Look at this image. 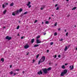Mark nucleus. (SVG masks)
<instances>
[{
  "label": "nucleus",
  "instance_id": "obj_37",
  "mask_svg": "<svg viewBox=\"0 0 77 77\" xmlns=\"http://www.w3.org/2000/svg\"><path fill=\"white\" fill-rule=\"evenodd\" d=\"M29 54V52H27L26 54V55H28Z\"/></svg>",
  "mask_w": 77,
  "mask_h": 77
},
{
  "label": "nucleus",
  "instance_id": "obj_7",
  "mask_svg": "<svg viewBox=\"0 0 77 77\" xmlns=\"http://www.w3.org/2000/svg\"><path fill=\"white\" fill-rule=\"evenodd\" d=\"M36 42L37 44H39V43H41V42L40 41V40H39V39H37L36 40Z\"/></svg>",
  "mask_w": 77,
  "mask_h": 77
},
{
  "label": "nucleus",
  "instance_id": "obj_47",
  "mask_svg": "<svg viewBox=\"0 0 77 77\" xmlns=\"http://www.w3.org/2000/svg\"><path fill=\"white\" fill-rule=\"evenodd\" d=\"M68 65V64H67V63H66L65 64V66H66V65Z\"/></svg>",
  "mask_w": 77,
  "mask_h": 77
},
{
  "label": "nucleus",
  "instance_id": "obj_25",
  "mask_svg": "<svg viewBox=\"0 0 77 77\" xmlns=\"http://www.w3.org/2000/svg\"><path fill=\"white\" fill-rule=\"evenodd\" d=\"M57 32H55L54 34V35L55 36H56V35H57Z\"/></svg>",
  "mask_w": 77,
  "mask_h": 77
},
{
  "label": "nucleus",
  "instance_id": "obj_46",
  "mask_svg": "<svg viewBox=\"0 0 77 77\" xmlns=\"http://www.w3.org/2000/svg\"><path fill=\"white\" fill-rule=\"evenodd\" d=\"M23 74H24V71H23Z\"/></svg>",
  "mask_w": 77,
  "mask_h": 77
},
{
  "label": "nucleus",
  "instance_id": "obj_4",
  "mask_svg": "<svg viewBox=\"0 0 77 77\" xmlns=\"http://www.w3.org/2000/svg\"><path fill=\"white\" fill-rule=\"evenodd\" d=\"M42 69L43 70V72H44V74H47L48 72L47 68Z\"/></svg>",
  "mask_w": 77,
  "mask_h": 77
},
{
  "label": "nucleus",
  "instance_id": "obj_42",
  "mask_svg": "<svg viewBox=\"0 0 77 77\" xmlns=\"http://www.w3.org/2000/svg\"><path fill=\"white\" fill-rule=\"evenodd\" d=\"M57 4H56L55 5V7H56V6H57Z\"/></svg>",
  "mask_w": 77,
  "mask_h": 77
},
{
  "label": "nucleus",
  "instance_id": "obj_57",
  "mask_svg": "<svg viewBox=\"0 0 77 77\" xmlns=\"http://www.w3.org/2000/svg\"><path fill=\"white\" fill-rule=\"evenodd\" d=\"M46 34V33H44V35H45Z\"/></svg>",
  "mask_w": 77,
  "mask_h": 77
},
{
  "label": "nucleus",
  "instance_id": "obj_6",
  "mask_svg": "<svg viewBox=\"0 0 77 77\" xmlns=\"http://www.w3.org/2000/svg\"><path fill=\"white\" fill-rule=\"evenodd\" d=\"M45 6L44 5H43L42 6V7L40 8L41 10H43L45 8Z\"/></svg>",
  "mask_w": 77,
  "mask_h": 77
},
{
  "label": "nucleus",
  "instance_id": "obj_19",
  "mask_svg": "<svg viewBox=\"0 0 77 77\" xmlns=\"http://www.w3.org/2000/svg\"><path fill=\"white\" fill-rule=\"evenodd\" d=\"M6 11H7L6 10H5L4 11V12H3L4 14H6Z\"/></svg>",
  "mask_w": 77,
  "mask_h": 77
},
{
  "label": "nucleus",
  "instance_id": "obj_56",
  "mask_svg": "<svg viewBox=\"0 0 77 77\" xmlns=\"http://www.w3.org/2000/svg\"><path fill=\"white\" fill-rule=\"evenodd\" d=\"M74 27H76V25H75V26H74Z\"/></svg>",
  "mask_w": 77,
  "mask_h": 77
},
{
  "label": "nucleus",
  "instance_id": "obj_14",
  "mask_svg": "<svg viewBox=\"0 0 77 77\" xmlns=\"http://www.w3.org/2000/svg\"><path fill=\"white\" fill-rule=\"evenodd\" d=\"M51 68L49 67L47 69V70H48V71H50V70H51Z\"/></svg>",
  "mask_w": 77,
  "mask_h": 77
},
{
  "label": "nucleus",
  "instance_id": "obj_30",
  "mask_svg": "<svg viewBox=\"0 0 77 77\" xmlns=\"http://www.w3.org/2000/svg\"><path fill=\"white\" fill-rule=\"evenodd\" d=\"M57 26V23H56L54 24V26Z\"/></svg>",
  "mask_w": 77,
  "mask_h": 77
},
{
  "label": "nucleus",
  "instance_id": "obj_35",
  "mask_svg": "<svg viewBox=\"0 0 77 77\" xmlns=\"http://www.w3.org/2000/svg\"><path fill=\"white\" fill-rule=\"evenodd\" d=\"M59 8L58 7H57V8L56 9V10H58Z\"/></svg>",
  "mask_w": 77,
  "mask_h": 77
},
{
  "label": "nucleus",
  "instance_id": "obj_29",
  "mask_svg": "<svg viewBox=\"0 0 77 77\" xmlns=\"http://www.w3.org/2000/svg\"><path fill=\"white\" fill-rule=\"evenodd\" d=\"M2 7L3 8H5V5L4 4L2 5Z\"/></svg>",
  "mask_w": 77,
  "mask_h": 77
},
{
  "label": "nucleus",
  "instance_id": "obj_32",
  "mask_svg": "<svg viewBox=\"0 0 77 77\" xmlns=\"http://www.w3.org/2000/svg\"><path fill=\"white\" fill-rule=\"evenodd\" d=\"M69 47H70V45H69L68 46H67V48H68Z\"/></svg>",
  "mask_w": 77,
  "mask_h": 77
},
{
  "label": "nucleus",
  "instance_id": "obj_33",
  "mask_svg": "<svg viewBox=\"0 0 77 77\" xmlns=\"http://www.w3.org/2000/svg\"><path fill=\"white\" fill-rule=\"evenodd\" d=\"M16 74H17V73H14V75H13V76H14V75H16Z\"/></svg>",
  "mask_w": 77,
  "mask_h": 77
},
{
  "label": "nucleus",
  "instance_id": "obj_54",
  "mask_svg": "<svg viewBox=\"0 0 77 77\" xmlns=\"http://www.w3.org/2000/svg\"><path fill=\"white\" fill-rule=\"evenodd\" d=\"M20 35L19 34H17V36H19Z\"/></svg>",
  "mask_w": 77,
  "mask_h": 77
},
{
  "label": "nucleus",
  "instance_id": "obj_44",
  "mask_svg": "<svg viewBox=\"0 0 77 77\" xmlns=\"http://www.w3.org/2000/svg\"><path fill=\"white\" fill-rule=\"evenodd\" d=\"M63 39H62V38H61V39L60 40V41H63Z\"/></svg>",
  "mask_w": 77,
  "mask_h": 77
},
{
  "label": "nucleus",
  "instance_id": "obj_41",
  "mask_svg": "<svg viewBox=\"0 0 77 77\" xmlns=\"http://www.w3.org/2000/svg\"><path fill=\"white\" fill-rule=\"evenodd\" d=\"M56 57H57V56L56 55H55V58H56Z\"/></svg>",
  "mask_w": 77,
  "mask_h": 77
},
{
  "label": "nucleus",
  "instance_id": "obj_38",
  "mask_svg": "<svg viewBox=\"0 0 77 77\" xmlns=\"http://www.w3.org/2000/svg\"><path fill=\"white\" fill-rule=\"evenodd\" d=\"M58 57H60V55H59L58 56Z\"/></svg>",
  "mask_w": 77,
  "mask_h": 77
},
{
  "label": "nucleus",
  "instance_id": "obj_28",
  "mask_svg": "<svg viewBox=\"0 0 77 77\" xmlns=\"http://www.w3.org/2000/svg\"><path fill=\"white\" fill-rule=\"evenodd\" d=\"M40 38V36H38L36 37L37 39H38V38Z\"/></svg>",
  "mask_w": 77,
  "mask_h": 77
},
{
  "label": "nucleus",
  "instance_id": "obj_16",
  "mask_svg": "<svg viewBox=\"0 0 77 77\" xmlns=\"http://www.w3.org/2000/svg\"><path fill=\"white\" fill-rule=\"evenodd\" d=\"M13 5H14V3H12L10 5V6H13Z\"/></svg>",
  "mask_w": 77,
  "mask_h": 77
},
{
  "label": "nucleus",
  "instance_id": "obj_27",
  "mask_svg": "<svg viewBox=\"0 0 77 77\" xmlns=\"http://www.w3.org/2000/svg\"><path fill=\"white\" fill-rule=\"evenodd\" d=\"M20 27V26H18L17 27V29H19V28Z\"/></svg>",
  "mask_w": 77,
  "mask_h": 77
},
{
  "label": "nucleus",
  "instance_id": "obj_40",
  "mask_svg": "<svg viewBox=\"0 0 77 77\" xmlns=\"http://www.w3.org/2000/svg\"><path fill=\"white\" fill-rule=\"evenodd\" d=\"M28 8H31V5H29V7Z\"/></svg>",
  "mask_w": 77,
  "mask_h": 77
},
{
  "label": "nucleus",
  "instance_id": "obj_59",
  "mask_svg": "<svg viewBox=\"0 0 77 77\" xmlns=\"http://www.w3.org/2000/svg\"><path fill=\"white\" fill-rule=\"evenodd\" d=\"M76 50H77V48H76Z\"/></svg>",
  "mask_w": 77,
  "mask_h": 77
},
{
  "label": "nucleus",
  "instance_id": "obj_26",
  "mask_svg": "<svg viewBox=\"0 0 77 77\" xmlns=\"http://www.w3.org/2000/svg\"><path fill=\"white\" fill-rule=\"evenodd\" d=\"M39 54H38L37 55V56H36V58H38V57H39Z\"/></svg>",
  "mask_w": 77,
  "mask_h": 77
},
{
  "label": "nucleus",
  "instance_id": "obj_1",
  "mask_svg": "<svg viewBox=\"0 0 77 77\" xmlns=\"http://www.w3.org/2000/svg\"><path fill=\"white\" fill-rule=\"evenodd\" d=\"M22 11H23V9L20 8L19 10H18L17 11L13 12L12 14V15L14 16H15L16 15H18V14H19V13H20V12H21Z\"/></svg>",
  "mask_w": 77,
  "mask_h": 77
},
{
  "label": "nucleus",
  "instance_id": "obj_52",
  "mask_svg": "<svg viewBox=\"0 0 77 77\" xmlns=\"http://www.w3.org/2000/svg\"><path fill=\"white\" fill-rule=\"evenodd\" d=\"M10 68H12V66L11 65L10 66Z\"/></svg>",
  "mask_w": 77,
  "mask_h": 77
},
{
  "label": "nucleus",
  "instance_id": "obj_53",
  "mask_svg": "<svg viewBox=\"0 0 77 77\" xmlns=\"http://www.w3.org/2000/svg\"><path fill=\"white\" fill-rule=\"evenodd\" d=\"M5 28H6V27L5 26L3 28L5 29Z\"/></svg>",
  "mask_w": 77,
  "mask_h": 77
},
{
  "label": "nucleus",
  "instance_id": "obj_22",
  "mask_svg": "<svg viewBox=\"0 0 77 77\" xmlns=\"http://www.w3.org/2000/svg\"><path fill=\"white\" fill-rule=\"evenodd\" d=\"M48 23H49V22L48 21H46L45 22V24H48Z\"/></svg>",
  "mask_w": 77,
  "mask_h": 77
},
{
  "label": "nucleus",
  "instance_id": "obj_34",
  "mask_svg": "<svg viewBox=\"0 0 77 77\" xmlns=\"http://www.w3.org/2000/svg\"><path fill=\"white\" fill-rule=\"evenodd\" d=\"M69 16H70V15H69V14H68V15H67V17H69Z\"/></svg>",
  "mask_w": 77,
  "mask_h": 77
},
{
  "label": "nucleus",
  "instance_id": "obj_5",
  "mask_svg": "<svg viewBox=\"0 0 77 77\" xmlns=\"http://www.w3.org/2000/svg\"><path fill=\"white\" fill-rule=\"evenodd\" d=\"M12 39V38L11 37H10L8 36H7L6 37V39H8V40H11Z\"/></svg>",
  "mask_w": 77,
  "mask_h": 77
},
{
  "label": "nucleus",
  "instance_id": "obj_45",
  "mask_svg": "<svg viewBox=\"0 0 77 77\" xmlns=\"http://www.w3.org/2000/svg\"><path fill=\"white\" fill-rule=\"evenodd\" d=\"M47 52H49V50H47Z\"/></svg>",
  "mask_w": 77,
  "mask_h": 77
},
{
  "label": "nucleus",
  "instance_id": "obj_60",
  "mask_svg": "<svg viewBox=\"0 0 77 77\" xmlns=\"http://www.w3.org/2000/svg\"><path fill=\"white\" fill-rule=\"evenodd\" d=\"M6 5H8V3H7V4H6Z\"/></svg>",
  "mask_w": 77,
  "mask_h": 77
},
{
  "label": "nucleus",
  "instance_id": "obj_9",
  "mask_svg": "<svg viewBox=\"0 0 77 77\" xmlns=\"http://www.w3.org/2000/svg\"><path fill=\"white\" fill-rule=\"evenodd\" d=\"M24 47L25 49H27V48H28L29 47V46L28 45H25Z\"/></svg>",
  "mask_w": 77,
  "mask_h": 77
},
{
  "label": "nucleus",
  "instance_id": "obj_39",
  "mask_svg": "<svg viewBox=\"0 0 77 77\" xmlns=\"http://www.w3.org/2000/svg\"><path fill=\"white\" fill-rule=\"evenodd\" d=\"M14 71H19V69L15 70Z\"/></svg>",
  "mask_w": 77,
  "mask_h": 77
},
{
  "label": "nucleus",
  "instance_id": "obj_23",
  "mask_svg": "<svg viewBox=\"0 0 77 77\" xmlns=\"http://www.w3.org/2000/svg\"><path fill=\"white\" fill-rule=\"evenodd\" d=\"M1 61H2V62H4V59L3 58H2L1 59Z\"/></svg>",
  "mask_w": 77,
  "mask_h": 77
},
{
  "label": "nucleus",
  "instance_id": "obj_58",
  "mask_svg": "<svg viewBox=\"0 0 77 77\" xmlns=\"http://www.w3.org/2000/svg\"><path fill=\"white\" fill-rule=\"evenodd\" d=\"M42 24H44V22H42Z\"/></svg>",
  "mask_w": 77,
  "mask_h": 77
},
{
  "label": "nucleus",
  "instance_id": "obj_21",
  "mask_svg": "<svg viewBox=\"0 0 77 77\" xmlns=\"http://www.w3.org/2000/svg\"><path fill=\"white\" fill-rule=\"evenodd\" d=\"M76 8H77L76 7H75L73 8H72V10H75V9H76Z\"/></svg>",
  "mask_w": 77,
  "mask_h": 77
},
{
  "label": "nucleus",
  "instance_id": "obj_50",
  "mask_svg": "<svg viewBox=\"0 0 77 77\" xmlns=\"http://www.w3.org/2000/svg\"><path fill=\"white\" fill-rule=\"evenodd\" d=\"M65 32H66V29L65 30Z\"/></svg>",
  "mask_w": 77,
  "mask_h": 77
},
{
  "label": "nucleus",
  "instance_id": "obj_8",
  "mask_svg": "<svg viewBox=\"0 0 77 77\" xmlns=\"http://www.w3.org/2000/svg\"><path fill=\"white\" fill-rule=\"evenodd\" d=\"M38 74L39 75H40V74H42V71H41L40 70V72H38Z\"/></svg>",
  "mask_w": 77,
  "mask_h": 77
},
{
  "label": "nucleus",
  "instance_id": "obj_51",
  "mask_svg": "<svg viewBox=\"0 0 77 77\" xmlns=\"http://www.w3.org/2000/svg\"><path fill=\"white\" fill-rule=\"evenodd\" d=\"M33 62H35V60H33Z\"/></svg>",
  "mask_w": 77,
  "mask_h": 77
},
{
  "label": "nucleus",
  "instance_id": "obj_18",
  "mask_svg": "<svg viewBox=\"0 0 77 77\" xmlns=\"http://www.w3.org/2000/svg\"><path fill=\"white\" fill-rule=\"evenodd\" d=\"M63 69H64L65 67V65H63L61 67Z\"/></svg>",
  "mask_w": 77,
  "mask_h": 77
},
{
  "label": "nucleus",
  "instance_id": "obj_49",
  "mask_svg": "<svg viewBox=\"0 0 77 77\" xmlns=\"http://www.w3.org/2000/svg\"><path fill=\"white\" fill-rule=\"evenodd\" d=\"M51 19V17H49V20H50Z\"/></svg>",
  "mask_w": 77,
  "mask_h": 77
},
{
  "label": "nucleus",
  "instance_id": "obj_17",
  "mask_svg": "<svg viewBox=\"0 0 77 77\" xmlns=\"http://www.w3.org/2000/svg\"><path fill=\"white\" fill-rule=\"evenodd\" d=\"M28 12L27 11H26V12H25V13H24L23 14H22V15H23V14H24V15H26V14H27Z\"/></svg>",
  "mask_w": 77,
  "mask_h": 77
},
{
  "label": "nucleus",
  "instance_id": "obj_13",
  "mask_svg": "<svg viewBox=\"0 0 77 77\" xmlns=\"http://www.w3.org/2000/svg\"><path fill=\"white\" fill-rule=\"evenodd\" d=\"M39 46V45H34V47H38Z\"/></svg>",
  "mask_w": 77,
  "mask_h": 77
},
{
  "label": "nucleus",
  "instance_id": "obj_3",
  "mask_svg": "<svg viewBox=\"0 0 77 77\" xmlns=\"http://www.w3.org/2000/svg\"><path fill=\"white\" fill-rule=\"evenodd\" d=\"M67 71H68L67 70H66V69L64 70L63 72H62L61 73L60 75L61 76H63V75H64V74H66L67 73Z\"/></svg>",
  "mask_w": 77,
  "mask_h": 77
},
{
  "label": "nucleus",
  "instance_id": "obj_11",
  "mask_svg": "<svg viewBox=\"0 0 77 77\" xmlns=\"http://www.w3.org/2000/svg\"><path fill=\"white\" fill-rule=\"evenodd\" d=\"M34 41H35V39L33 38L31 40V43H33L34 42Z\"/></svg>",
  "mask_w": 77,
  "mask_h": 77
},
{
  "label": "nucleus",
  "instance_id": "obj_12",
  "mask_svg": "<svg viewBox=\"0 0 77 77\" xmlns=\"http://www.w3.org/2000/svg\"><path fill=\"white\" fill-rule=\"evenodd\" d=\"M66 47H65V48L64 49V51H66V50H67V49H68V48L67 47V46H66Z\"/></svg>",
  "mask_w": 77,
  "mask_h": 77
},
{
  "label": "nucleus",
  "instance_id": "obj_15",
  "mask_svg": "<svg viewBox=\"0 0 77 77\" xmlns=\"http://www.w3.org/2000/svg\"><path fill=\"white\" fill-rule=\"evenodd\" d=\"M31 3V2H29L28 4L27 5V6H29L30 4Z\"/></svg>",
  "mask_w": 77,
  "mask_h": 77
},
{
  "label": "nucleus",
  "instance_id": "obj_61",
  "mask_svg": "<svg viewBox=\"0 0 77 77\" xmlns=\"http://www.w3.org/2000/svg\"><path fill=\"white\" fill-rule=\"evenodd\" d=\"M52 16H53V15H52Z\"/></svg>",
  "mask_w": 77,
  "mask_h": 77
},
{
  "label": "nucleus",
  "instance_id": "obj_43",
  "mask_svg": "<svg viewBox=\"0 0 77 77\" xmlns=\"http://www.w3.org/2000/svg\"><path fill=\"white\" fill-rule=\"evenodd\" d=\"M60 30V28H58V30L59 31V30Z\"/></svg>",
  "mask_w": 77,
  "mask_h": 77
},
{
  "label": "nucleus",
  "instance_id": "obj_2",
  "mask_svg": "<svg viewBox=\"0 0 77 77\" xmlns=\"http://www.w3.org/2000/svg\"><path fill=\"white\" fill-rule=\"evenodd\" d=\"M45 57L44 56H43L42 57V58L40 60V61H38V65H39L40 63H42V62H44V60H45Z\"/></svg>",
  "mask_w": 77,
  "mask_h": 77
},
{
  "label": "nucleus",
  "instance_id": "obj_10",
  "mask_svg": "<svg viewBox=\"0 0 77 77\" xmlns=\"http://www.w3.org/2000/svg\"><path fill=\"white\" fill-rule=\"evenodd\" d=\"M69 68L70 69V70H72V69H74V66H72L71 67V66H69Z\"/></svg>",
  "mask_w": 77,
  "mask_h": 77
},
{
  "label": "nucleus",
  "instance_id": "obj_31",
  "mask_svg": "<svg viewBox=\"0 0 77 77\" xmlns=\"http://www.w3.org/2000/svg\"><path fill=\"white\" fill-rule=\"evenodd\" d=\"M68 32H67L66 33V36H68Z\"/></svg>",
  "mask_w": 77,
  "mask_h": 77
},
{
  "label": "nucleus",
  "instance_id": "obj_48",
  "mask_svg": "<svg viewBox=\"0 0 77 77\" xmlns=\"http://www.w3.org/2000/svg\"><path fill=\"white\" fill-rule=\"evenodd\" d=\"M23 37H21V39H23Z\"/></svg>",
  "mask_w": 77,
  "mask_h": 77
},
{
  "label": "nucleus",
  "instance_id": "obj_36",
  "mask_svg": "<svg viewBox=\"0 0 77 77\" xmlns=\"http://www.w3.org/2000/svg\"><path fill=\"white\" fill-rule=\"evenodd\" d=\"M38 21V20H36L35 21V22H34V23H36V22H37Z\"/></svg>",
  "mask_w": 77,
  "mask_h": 77
},
{
  "label": "nucleus",
  "instance_id": "obj_20",
  "mask_svg": "<svg viewBox=\"0 0 77 77\" xmlns=\"http://www.w3.org/2000/svg\"><path fill=\"white\" fill-rule=\"evenodd\" d=\"M9 74H11V75H12L13 74V72L11 71L10 72H9Z\"/></svg>",
  "mask_w": 77,
  "mask_h": 77
},
{
  "label": "nucleus",
  "instance_id": "obj_55",
  "mask_svg": "<svg viewBox=\"0 0 77 77\" xmlns=\"http://www.w3.org/2000/svg\"><path fill=\"white\" fill-rule=\"evenodd\" d=\"M66 1H67V2H69V0H66Z\"/></svg>",
  "mask_w": 77,
  "mask_h": 77
},
{
  "label": "nucleus",
  "instance_id": "obj_24",
  "mask_svg": "<svg viewBox=\"0 0 77 77\" xmlns=\"http://www.w3.org/2000/svg\"><path fill=\"white\" fill-rule=\"evenodd\" d=\"M53 44H54V43H53V42H51V43H50V45H53Z\"/></svg>",
  "mask_w": 77,
  "mask_h": 77
}]
</instances>
